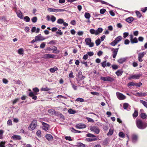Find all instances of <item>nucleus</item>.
<instances>
[{
    "label": "nucleus",
    "instance_id": "9d476101",
    "mask_svg": "<svg viewBox=\"0 0 147 147\" xmlns=\"http://www.w3.org/2000/svg\"><path fill=\"white\" fill-rule=\"evenodd\" d=\"M116 95L117 98L119 100H124L126 98V96L125 95L119 92H117Z\"/></svg>",
    "mask_w": 147,
    "mask_h": 147
},
{
    "label": "nucleus",
    "instance_id": "dca6fc26",
    "mask_svg": "<svg viewBox=\"0 0 147 147\" xmlns=\"http://www.w3.org/2000/svg\"><path fill=\"white\" fill-rule=\"evenodd\" d=\"M135 95L138 96H144L147 95V92H137Z\"/></svg>",
    "mask_w": 147,
    "mask_h": 147
},
{
    "label": "nucleus",
    "instance_id": "13d9d810",
    "mask_svg": "<svg viewBox=\"0 0 147 147\" xmlns=\"http://www.w3.org/2000/svg\"><path fill=\"white\" fill-rule=\"evenodd\" d=\"M142 85V83L141 82H138L135 83V86L136 87H140Z\"/></svg>",
    "mask_w": 147,
    "mask_h": 147
},
{
    "label": "nucleus",
    "instance_id": "7c9ffc66",
    "mask_svg": "<svg viewBox=\"0 0 147 147\" xmlns=\"http://www.w3.org/2000/svg\"><path fill=\"white\" fill-rule=\"evenodd\" d=\"M84 16L86 19H89L90 17V15L89 13L86 12L85 13Z\"/></svg>",
    "mask_w": 147,
    "mask_h": 147
},
{
    "label": "nucleus",
    "instance_id": "a211bd4d",
    "mask_svg": "<svg viewBox=\"0 0 147 147\" xmlns=\"http://www.w3.org/2000/svg\"><path fill=\"white\" fill-rule=\"evenodd\" d=\"M46 139L49 141H51L53 140V136L50 134H47L45 136Z\"/></svg>",
    "mask_w": 147,
    "mask_h": 147
},
{
    "label": "nucleus",
    "instance_id": "f704fd0d",
    "mask_svg": "<svg viewBox=\"0 0 147 147\" xmlns=\"http://www.w3.org/2000/svg\"><path fill=\"white\" fill-rule=\"evenodd\" d=\"M24 20L27 22L30 21V19L29 17L28 16H26L24 18Z\"/></svg>",
    "mask_w": 147,
    "mask_h": 147
},
{
    "label": "nucleus",
    "instance_id": "58836bf2",
    "mask_svg": "<svg viewBox=\"0 0 147 147\" xmlns=\"http://www.w3.org/2000/svg\"><path fill=\"white\" fill-rule=\"evenodd\" d=\"M107 81L112 82L114 80V79L113 78H111L110 76H107Z\"/></svg>",
    "mask_w": 147,
    "mask_h": 147
},
{
    "label": "nucleus",
    "instance_id": "f257e3e1",
    "mask_svg": "<svg viewBox=\"0 0 147 147\" xmlns=\"http://www.w3.org/2000/svg\"><path fill=\"white\" fill-rule=\"evenodd\" d=\"M136 124L138 127L140 129H144L147 126V123L145 122H143L140 120L136 121Z\"/></svg>",
    "mask_w": 147,
    "mask_h": 147
},
{
    "label": "nucleus",
    "instance_id": "c9c22d12",
    "mask_svg": "<svg viewBox=\"0 0 147 147\" xmlns=\"http://www.w3.org/2000/svg\"><path fill=\"white\" fill-rule=\"evenodd\" d=\"M36 135L38 137H40L41 136V131L40 130L37 131L36 133Z\"/></svg>",
    "mask_w": 147,
    "mask_h": 147
},
{
    "label": "nucleus",
    "instance_id": "a18cd8bd",
    "mask_svg": "<svg viewBox=\"0 0 147 147\" xmlns=\"http://www.w3.org/2000/svg\"><path fill=\"white\" fill-rule=\"evenodd\" d=\"M136 15L137 16V17L139 18H140L141 16L142 15L140 13L139 11H136Z\"/></svg>",
    "mask_w": 147,
    "mask_h": 147
},
{
    "label": "nucleus",
    "instance_id": "e2e57ef3",
    "mask_svg": "<svg viewBox=\"0 0 147 147\" xmlns=\"http://www.w3.org/2000/svg\"><path fill=\"white\" fill-rule=\"evenodd\" d=\"M45 42L42 43L40 45V47L41 48H43L45 46Z\"/></svg>",
    "mask_w": 147,
    "mask_h": 147
},
{
    "label": "nucleus",
    "instance_id": "680f3d73",
    "mask_svg": "<svg viewBox=\"0 0 147 147\" xmlns=\"http://www.w3.org/2000/svg\"><path fill=\"white\" fill-rule=\"evenodd\" d=\"M33 90L35 92H38L39 91V89L37 87L34 88L33 89Z\"/></svg>",
    "mask_w": 147,
    "mask_h": 147
},
{
    "label": "nucleus",
    "instance_id": "864d4df0",
    "mask_svg": "<svg viewBox=\"0 0 147 147\" xmlns=\"http://www.w3.org/2000/svg\"><path fill=\"white\" fill-rule=\"evenodd\" d=\"M101 2V3H102V4H106V5H109L111 7H113V6L112 5L108 3H107L104 1H100Z\"/></svg>",
    "mask_w": 147,
    "mask_h": 147
},
{
    "label": "nucleus",
    "instance_id": "603ef678",
    "mask_svg": "<svg viewBox=\"0 0 147 147\" xmlns=\"http://www.w3.org/2000/svg\"><path fill=\"white\" fill-rule=\"evenodd\" d=\"M71 85L72 86V87L74 90H76L77 89V86H75L74 84L72 83L71 82Z\"/></svg>",
    "mask_w": 147,
    "mask_h": 147
},
{
    "label": "nucleus",
    "instance_id": "338daca9",
    "mask_svg": "<svg viewBox=\"0 0 147 147\" xmlns=\"http://www.w3.org/2000/svg\"><path fill=\"white\" fill-rule=\"evenodd\" d=\"M129 35V33L128 32H124L123 33V36L124 38H126Z\"/></svg>",
    "mask_w": 147,
    "mask_h": 147
},
{
    "label": "nucleus",
    "instance_id": "2eb2a0df",
    "mask_svg": "<svg viewBox=\"0 0 147 147\" xmlns=\"http://www.w3.org/2000/svg\"><path fill=\"white\" fill-rule=\"evenodd\" d=\"M42 128L45 131H47L48 129L49 128V125L43 122H42Z\"/></svg>",
    "mask_w": 147,
    "mask_h": 147
},
{
    "label": "nucleus",
    "instance_id": "6e6552de",
    "mask_svg": "<svg viewBox=\"0 0 147 147\" xmlns=\"http://www.w3.org/2000/svg\"><path fill=\"white\" fill-rule=\"evenodd\" d=\"M48 11L50 12L60 11L62 12L65 11V10L63 9H56L54 8H50L47 9Z\"/></svg>",
    "mask_w": 147,
    "mask_h": 147
},
{
    "label": "nucleus",
    "instance_id": "79ce46f5",
    "mask_svg": "<svg viewBox=\"0 0 147 147\" xmlns=\"http://www.w3.org/2000/svg\"><path fill=\"white\" fill-rule=\"evenodd\" d=\"M127 85L128 86L130 87L131 86H135V83L133 82H130Z\"/></svg>",
    "mask_w": 147,
    "mask_h": 147
},
{
    "label": "nucleus",
    "instance_id": "7ed1b4c3",
    "mask_svg": "<svg viewBox=\"0 0 147 147\" xmlns=\"http://www.w3.org/2000/svg\"><path fill=\"white\" fill-rule=\"evenodd\" d=\"M37 125V122L36 120L33 121L28 127L29 130L32 131L34 130Z\"/></svg>",
    "mask_w": 147,
    "mask_h": 147
},
{
    "label": "nucleus",
    "instance_id": "8fccbe9b",
    "mask_svg": "<svg viewBox=\"0 0 147 147\" xmlns=\"http://www.w3.org/2000/svg\"><path fill=\"white\" fill-rule=\"evenodd\" d=\"M41 90L42 91H47L49 90L50 89L48 88L47 87H46L45 88H42Z\"/></svg>",
    "mask_w": 147,
    "mask_h": 147
},
{
    "label": "nucleus",
    "instance_id": "2f4dec72",
    "mask_svg": "<svg viewBox=\"0 0 147 147\" xmlns=\"http://www.w3.org/2000/svg\"><path fill=\"white\" fill-rule=\"evenodd\" d=\"M68 112L70 114H74L76 113V111L73 110L71 109H69L68 111Z\"/></svg>",
    "mask_w": 147,
    "mask_h": 147
},
{
    "label": "nucleus",
    "instance_id": "cd10ccee",
    "mask_svg": "<svg viewBox=\"0 0 147 147\" xmlns=\"http://www.w3.org/2000/svg\"><path fill=\"white\" fill-rule=\"evenodd\" d=\"M48 112L50 114L53 115L54 114H55V111L54 109H49L48 110Z\"/></svg>",
    "mask_w": 147,
    "mask_h": 147
},
{
    "label": "nucleus",
    "instance_id": "b1692460",
    "mask_svg": "<svg viewBox=\"0 0 147 147\" xmlns=\"http://www.w3.org/2000/svg\"><path fill=\"white\" fill-rule=\"evenodd\" d=\"M134 20V18L132 17H130L126 19V20L129 23H131Z\"/></svg>",
    "mask_w": 147,
    "mask_h": 147
},
{
    "label": "nucleus",
    "instance_id": "aec40b11",
    "mask_svg": "<svg viewBox=\"0 0 147 147\" xmlns=\"http://www.w3.org/2000/svg\"><path fill=\"white\" fill-rule=\"evenodd\" d=\"M114 129L113 128H111L109 129L108 132L107 133V135L108 136H111L113 133Z\"/></svg>",
    "mask_w": 147,
    "mask_h": 147
},
{
    "label": "nucleus",
    "instance_id": "9b49d317",
    "mask_svg": "<svg viewBox=\"0 0 147 147\" xmlns=\"http://www.w3.org/2000/svg\"><path fill=\"white\" fill-rule=\"evenodd\" d=\"M36 40L37 41H42L46 39L43 36H42L41 34H39L35 37Z\"/></svg>",
    "mask_w": 147,
    "mask_h": 147
},
{
    "label": "nucleus",
    "instance_id": "6e6d98bb",
    "mask_svg": "<svg viewBox=\"0 0 147 147\" xmlns=\"http://www.w3.org/2000/svg\"><path fill=\"white\" fill-rule=\"evenodd\" d=\"M100 79L104 81H107V76L106 77H100Z\"/></svg>",
    "mask_w": 147,
    "mask_h": 147
},
{
    "label": "nucleus",
    "instance_id": "0eeeda50",
    "mask_svg": "<svg viewBox=\"0 0 147 147\" xmlns=\"http://www.w3.org/2000/svg\"><path fill=\"white\" fill-rule=\"evenodd\" d=\"M146 53L145 52L139 53L138 54V60L140 62H142L143 61L142 58L146 55Z\"/></svg>",
    "mask_w": 147,
    "mask_h": 147
},
{
    "label": "nucleus",
    "instance_id": "20e7f679",
    "mask_svg": "<svg viewBox=\"0 0 147 147\" xmlns=\"http://www.w3.org/2000/svg\"><path fill=\"white\" fill-rule=\"evenodd\" d=\"M85 41L86 45L89 47H92L94 46V43L91 42V39L90 38H87L85 39Z\"/></svg>",
    "mask_w": 147,
    "mask_h": 147
},
{
    "label": "nucleus",
    "instance_id": "f3484780",
    "mask_svg": "<svg viewBox=\"0 0 147 147\" xmlns=\"http://www.w3.org/2000/svg\"><path fill=\"white\" fill-rule=\"evenodd\" d=\"M16 13L18 17L21 19L23 18V15L22 12L20 11H18L16 12Z\"/></svg>",
    "mask_w": 147,
    "mask_h": 147
},
{
    "label": "nucleus",
    "instance_id": "72a5a7b5",
    "mask_svg": "<svg viewBox=\"0 0 147 147\" xmlns=\"http://www.w3.org/2000/svg\"><path fill=\"white\" fill-rule=\"evenodd\" d=\"M76 101H78V102H84V100L82 98H77L76 99Z\"/></svg>",
    "mask_w": 147,
    "mask_h": 147
},
{
    "label": "nucleus",
    "instance_id": "5fc2aeb1",
    "mask_svg": "<svg viewBox=\"0 0 147 147\" xmlns=\"http://www.w3.org/2000/svg\"><path fill=\"white\" fill-rule=\"evenodd\" d=\"M51 20L52 22H54L56 20V18L54 16H51Z\"/></svg>",
    "mask_w": 147,
    "mask_h": 147
},
{
    "label": "nucleus",
    "instance_id": "37998d69",
    "mask_svg": "<svg viewBox=\"0 0 147 147\" xmlns=\"http://www.w3.org/2000/svg\"><path fill=\"white\" fill-rule=\"evenodd\" d=\"M5 141H2L0 142V147H5Z\"/></svg>",
    "mask_w": 147,
    "mask_h": 147
},
{
    "label": "nucleus",
    "instance_id": "0e129e2a",
    "mask_svg": "<svg viewBox=\"0 0 147 147\" xmlns=\"http://www.w3.org/2000/svg\"><path fill=\"white\" fill-rule=\"evenodd\" d=\"M87 54L88 55L90 56H92L94 55V53L92 52H88Z\"/></svg>",
    "mask_w": 147,
    "mask_h": 147
},
{
    "label": "nucleus",
    "instance_id": "c85d7f7f",
    "mask_svg": "<svg viewBox=\"0 0 147 147\" xmlns=\"http://www.w3.org/2000/svg\"><path fill=\"white\" fill-rule=\"evenodd\" d=\"M123 73L122 71L121 70H119L117 71L115 73L117 75V76H121Z\"/></svg>",
    "mask_w": 147,
    "mask_h": 147
},
{
    "label": "nucleus",
    "instance_id": "423d86ee",
    "mask_svg": "<svg viewBox=\"0 0 147 147\" xmlns=\"http://www.w3.org/2000/svg\"><path fill=\"white\" fill-rule=\"evenodd\" d=\"M90 129L91 131L97 134H98L100 131V129L98 127L94 126L90 127Z\"/></svg>",
    "mask_w": 147,
    "mask_h": 147
},
{
    "label": "nucleus",
    "instance_id": "473e14b6",
    "mask_svg": "<svg viewBox=\"0 0 147 147\" xmlns=\"http://www.w3.org/2000/svg\"><path fill=\"white\" fill-rule=\"evenodd\" d=\"M140 102L142 103L145 107L147 108V102L142 100H140Z\"/></svg>",
    "mask_w": 147,
    "mask_h": 147
},
{
    "label": "nucleus",
    "instance_id": "de8ad7c7",
    "mask_svg": "<svg viewBox=\"0 0 147 147\" xmlns=\"http://www.w3.org/2000/svg\"><path fill=\"white\" fill-rule=\"evenodd\" d=\"M138 115V112L137 111H135L134 113L133 114L134 117H136Z\"/></svg>",
    "mask_w": 147,
    "mask_h": 147
},
{
    "label": "nucleus",
    "instance_id": "e433bc0d",
    "mask_svg": "<svg viewBox=\"0 0 147 147\" xmlns=\"http://www.w3.org/2000/svg\"><path fill=\"white\" fill-rule=\"evenodd\" d=\"M64 21L62 19H59L57 20V23L59 24H62L63 23Z\"/></svg>",
    "mask_w": 147,
    "mask_h": 147
},
{
    "label": "nucleus",
    "instance_id": "ddd939ff",
    "mask_svg": "<svg viewBox=\"0 0 147 147\" xmlns=\"http://www.w3.org/2000/svg\"><path fill=\"white\" fill-rule=\"evenodd\" d=\"M118 49L119 48L116 49L112 48L111 49V50L113 52V58H115L117 54Z\"/></svg>",
    "mask_w": 147,
    "mask_h": 147
},
{
    "label": "nucleus",
    "instance_id": "6ab92c4d",
    "mask_svg": "<svg viewBox=\"0 0 147 147\" xmlns=\"http://www.w3.org/2000/svg\"><path fill=\"white\" fill-rule=\"evenodd\" d=\"M24 50L23 48H21L18 51V53L20 55H23L24 53Z\"/></svg>",
    "mask_w": 147,
    "mask_h": 147
},
{
    "label": "nucleus",
    "instance_id": "3c124183",
    "mask_svg": "<svg viewBox=\"0 0 147 147\" xmlns=\"http://www.w3.org/2000/svg\"><path fill=\"white\" fill-rule=\"evenodd\" d=\"M86 136L87 137H96L95 135L90 133L87 134Z\"/></svg>",
    "mask_w": 147,
    "mask_h": 147
},
{
    "label": "nucleus",
    "instance_id": "a878e982",
    "mask_svg": "<svg viewBox=\"0 0 147 147\" xmlns=\"http://www.w3.org/2000/svg\"><path fill=\"white\" fill-rule=\"evenodd\" d=\"M126 60V59L125 58H121L119 59L117 61L118 63H122L123 62H124Z\"/></svg>",
    "mask_w": 147,
    "mask_h": 147
},
{
    "label": "nucleus",
    "instance_id": "4468645a",
    "mask_svg": "<svg viewBox=\"0 0 147 147\" xmlns=\"http://www.w3.org/2000/svg\"><path fill=\"white\" fill-rule=\"evenodd\" d=\"M37 94L36 93L34 94L33 92H31L29 94V96L32 97V99L35 100L36 99L37 96H36Z\"/></svg>",
    "mask_w": 147,
    "mask_h": 147
},
{
    "label": "nucleus",
    "instance_id": "052dcab7",
    "mask_svg": "<svg viewBox=\"0 0 147 147\" xmlns=\"http://www.w3.org/2000/svg\"><path fill=\"white\" fill-rule=\"evenodd\" d=\"M57 98L60 99L61 98H63L65 99H67V98L65 96H63L61 95H58L57 96Z\"/></svg>",
    "mask_w": 147,
    "mask_h": 147
},
{
    "label": "nucleus",
    "instance_id": "ea45409f",
    "mask_svg": "<svg viewBox=\"0 0 147 147\" xmlns=\"http://www.w3.org/2000/svg\"><path fill=\"white\" fill-rule=\"evenodd\" d=\"M140 115L141 117L143 119H145L147 117L146 114L145 113H141L140 114Z\"/></svg>",
    "mask_w": 147,
    "mask_h": 147
},
{
    "label": "nucleus",
    "instance_id": "774afa93",
    "mask_svg": "<svg viewBox=\"0 0 147 147\" xmlns=\"http://www.w3.org/2000/svg\"><path fill=\"white\" fill-rule=\"evenodd\" d=\"M112 67L113 69H116L118 68V66L115 65H112Z\"/></svg>",
    "mask_w": 147,
    "mask_h": 147
},
{
    "label": "nucleus",
    "instance_id": "49530a36",
    "mask_svg": "<svg viewBox=\"0 0 147 147\" xmlns=\"http://www.w3.org/2000/svg\"><path fill=\"white\" fill-rule=\"evenodd\" d=\"M31 20L33 23H35L37 22V18L36 17H34Z\"/></svg>",
    "mask_w": 147,
    "mask_h": 147
},
{
    "label": "nucleus",
    "instance_id": "f03ea898",
    "mask_svg": "<svg viewBox=\"0 0 147 147\" xmlns=\"http://www.w3.org/2000/svg\"><path fill=\"white\" fill-rule=\"evenodd\" d=\"M103 29L102 28H98L96 30L93 29H91L90 30V32L92 34H95L96 35H97L101 33Z\"/></svg>",
    "mask_w": 147,
    "mask_h": 147
},
{
    "label": "nucleus",
    "instance_id": "a19ab883",
    "mask_svg": "<svg viewBox=\"0 0 147 147\" xmlns=\"http://www.w3.org/2000/svg\"><path fill=\"white\" fill-rule=\"evenodd\" d=\"M106 63H107V61L105 60L103 62H102L101 63V66L102 67H105L106 66Z\"/></svg>",
    "mask_w": 147,
    "mask_h": 147
},
{
    "label": "nucleus",
    "instance_id": "09e8293b",
    "mask_svg": "<svg viewBox=\"0 0 147 147\" xmlns=\"http://www.w3.org/2000/svg\"><path fill=\"white\" fill-rule=\"evenodd\" d=\"M119 137L124 138L125 137V134L122 132H120L119 134Z\"/></svg>",
    "mask_w": 147,
    "mask_h": 147
},
{
    "label": "nucleus",
    "instance_id": "1a4fd4ad",
    "mask_svg": "<svg viewBox=\"0 0 147 147\" xmlns=\"http://www.w3.org/2000/svg\"><path fill=\"white\" fill-rule=\"evenodd\" d=\"M55 57V55L52 54H45L42 57L44 59H50L52 58H54Z\"/></svg>",
    "mask_w": 147,
    "mask_h": 147
},
{
    "label": "nucleus",
    "instance_id": "412c9836",
    "mask_svg": "<svg viewBox=\"0 0 147 147\" xmlns=\"http://www.w3.org/2000/svg\"><path fill=\"white\" fill-rule=\"evenodd\" d=\"M11 138L13 140H21V139L20 136L19 135H14L11 137Z\"/></svg>",
    "mask_w": 147,
    "mask_h": 147
},
{
    "label": "nucleus",
    "instance_id": "bb28decb",
    "mask_svg": "<svg viewBox=\"0 0 147 147\" xmlns=\"http://www.w3.org/2000/svg\"><path fill=\"white\" fill-rule=\"evenodd\" d=\"M138 139V137L137 136L135 135H134L132 136V140L133 142H136Z\"/></svg>",
    "mask_w": 147,
    "mask_h": 147
},
{
    "label": "nucleus",
    "instance_id": "5701e85b",
    "mask_svg": "<svg viewBox=\"0 0 147 147\" xmlns=\"http://www.w3.org/2000/svg\"><path fill=\"white\" fill-rule=\"evenodd\" d=\"M78 78L80 80H82L84 79L85 77L82 76V73L81 72H79L78 74Z\"/></svg>",
    "mask_w": 147,
    "mask_h": 147
},
{
    "label": "nucleus",
    "instance_id": "393cba45",
    "mask_svg": "<svg viewBox=\"0 0 147 147\" xmlns=\"http://www.w3.org/2000/svg\"><path fill=\"white\" fill-rule=\"evenodd\" d=\"M122 39V37L121 36H119L116 38L115 40V42H116L117 43H118L119 41H121Z\"/></svg>",
    "mask_w": 147,
    "mask_h": 147
},
{
    "label": "nucleus",
    "instance_id": "4be33fe9",
    "mask_svg": "<svg viewBox=\"0 0 147 147\" xmlns=\"http://www.w3.org/2000/svg\"><path fill=\"white\" fill-rule=\"evenodd\" d=\"M58 70V68L55 66L53 68H51L50 69H49V70H50V71L51 73H52L55 72V71H57Z\"/></svg>",
    "mask_w": 147,
    "mask_h": 147
},
{
    "label": "nucleus",
    "instance_id": "bf43d9fd",
    "mask_svg": "<svg viewBox=\"0 0 147 147\" xmlns=\"http://www.w3.org/2000/svg\"><path fill=\"white\" fill-rule=\"evenodd\" d=\"M106 11V9H102L100 10V13L101 14H104Z\"/></svg>",
    "mask_w": 147,
    "mask_h": 147
},
{
    "label": "nucleus",
    "instance_id": "c03bdc74",
    "mask_svg": "<svg viewBox=\"0 0 147 147\" xmlns=\"http://www.w3.org/2000/svg\"><path fill=\"white\" fill-rule=\"evenodd\" d=\"M78 146L79 147H85V145L81 142H79L78 143Z\"/></svg>",
    "mask_w": 147,
    "mask_h": 147
},
{
    "label": "nucleus",
    "instance_id": "4d7b16f0",
    "mask_svg": "<svg viewBox=\"0 0 147 147\" xmlns=\"http://www.w3.org/2000/svg\"><path fill=\"white\" fill-rule=\"evenodd\" d=\"M56 34L60 35H61L63 34L62 32H61V30L60 29L58 30V31L56 32Z\"/></svg>",
    "mask_w": 147,
    "mask_h": 147
},
{
    "label": "nucleus",
    "instance_id": "c756f323",
    "mask_svg": "<svg viewBox=\"0 0 147 147\" xmlns=\"http://www.w3.org/2000/svg\"><path fill=\"white\" fill-rule=\"evenodd\" d=\"M131 42L132 44L137 43L138 42V39L136 37H135L131 40Z\"/></svg>",
    "mask_w": 147,
    "mask_h": 147
},
{
    "label": "nucleus",
    "instance_id": "4c0bfd02",
    "mask_svg": "<svg viewBox=\"0 0 147 147\" xmlns=\"http://www.w3.org/2000/svg\"><path fill=\"white\" fill-rule=\"evenodd\" d=\"M100 43L101 41L99 39H98L95 41V43L96 46H97L99 45L100 44Z\"/></svg>",
    "mask_w": 147,
    "mask_h": 147
},
{
    "label": "nucleus",
    "instance_id": "39448f33",
    "mask_svg": "<svg viewBox=\"0 0 147 147\" xmlns=\"http://www.w3.org/2000/svg\"><path fill=\"white\" fill-rule=\"evenodd\" d=\"M142 75L141 74L132 75L128 78V79L129 80H130L131 79H138Z\"/></svg>",
    "mask_w": 147,
    "mask_h": 147
},
{
    "label": "nucleus",
    "instance_id": "f8f14e48",
    "mask_svg": "<svg viewBox=\"0 0 147 147\" xmlns=\"http://www.w3.org/2000/svg\"><path fill=\"white\" fill-rule=\"evenodd\" d=\"M86 127V125L83 123H78L77 124L76 126V127L77 129H82L85 128Z\"/></svg>",
    "mask_w": 147,
    "mask_h": 147
},
{
    "label": "nucleus",
    "instance_id": "69168bd1",
    "mask_svg": "<svg viewBox=\"0 0 147 147\" xmlns=\"http://www.w3.org/2000/svg\"><path fill=\"white\" fill-rule=\"evenodd\" d=\"M2 81L3 83L5 84H7L8 82V80L5 78L3 79Z\"/></svg>",
    "mask_w": 147,
    "mask_h": 147
}]
</instances>
